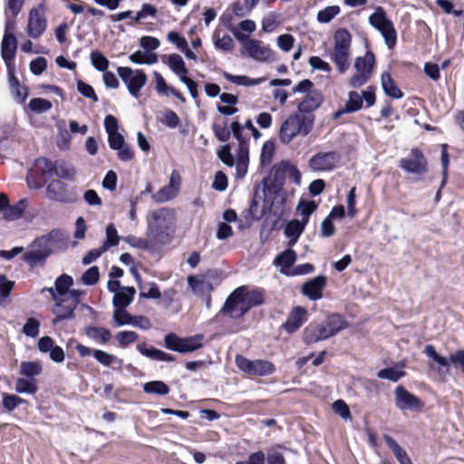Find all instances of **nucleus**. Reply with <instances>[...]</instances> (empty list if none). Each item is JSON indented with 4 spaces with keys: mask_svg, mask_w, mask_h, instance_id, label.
I'll return each instance as SVG.
<instances>
[{
    "mask_svg": "<svg viewBox=\"0 0 464 464\" xmlns=\"http://www.w3.org/2000/svg\"><path fill=\"white\" fill-rule=\"evenodd\" d=\"M341 160L337 151L317 152L309 160V168L314 171H331L335 169Z\"/></svg>",
    "mask_w": 464,
    "mask_h": 464,
    "instance_id": "nucleus-12",
    "label": "nucleus"
},
{
    "mask_svg": "<svg viewBox=\"0 0 464 464\" xmlns=\"http://www.w3.org/2000/svg\"><path fill=\"white\" fill-rule=\"evenodd\" d=\"M403 368L404 364L401 363L394 367L382 369L377 372V377L396 382L406 374Z\"/></svg>",
    "mask_w": 464,
    "mask_h": 464,
    "instance_id": "nucleus-32",
    "label": "nucleus"
},
{
    "mask_svg": "<svg viewBox=\"0 0 464 464\" xmlns=\"http://www.w3.org/2000/svg\"><path fill=\"white\" fill-rule=\"evenodd\" d=\"M44 182V177H42L40 174H36V169L34 167L31 168L27 171L26 183L30 189L41 188Z\"/></svg>",
    "mask_w": 464,
    "mask_h": 464,
    "instance_id": "nucleus-52",
    "label": "nucleus"
},
{
    "mask_svg": "<svg viewBox=\"0 0 464 464\" xmlns=\"http://www.w3.org/2000/svg\"><path fill=\"white\" fill-rule=\"evenodd\" d=\"M399 167L405 172L414 175H423L428 172V161L423 152L413 148L407 158H403L399 162Z\"/></svg>",
    "mask_w": 464,
    "mask_h": 464,
    "instance_id": "nucleus-11",
    "label": "nucleus"
},
{
    "mask_svg": "<svg viewBox=\"0 0 464 464\" xmlns=\"http://www.w3.org/2000/svg\"><path fill=\"white\" fill-rule=\"evenodd\" d=\"M326 276H317L303 285L302 293L312 301L320 300L323 297V289L326 285Z\"/></svg>",
    "mask_w": 464,
    "mask_h": 464,
    "instance_id": "nucleus-18",
    "label": "nucleus"
},
{
    "mask_svg": "<svg viewBox=\"0 0 464 464\" xmlns=\"http://www.w3.org/2000/svg\"><path fill=\"white\" fill-rule=\"evenodd\" d=\"M122 240L129 244L130 246L138 249L150 250L158 246L153 238H150L149 237H147V238H141L132 235H129L127 237H124Z\"/></svg>",
    "mask_w": 464,
    "mask_h": 464,
    "instance_id": "nucleus-33",
    "label": "nucleus"
},
{
    "mask_svg": "<svg viewBox=\"0 0 464 464\" xmlns=\"http://www.w3.org/2000/svg\"><path fill=\"white\" fill-rule=\"evenodd\" d=\"M52 102L43 98H34L28 103V108L35 113H44L52 108Z\"/></svg>",
    "mask_w": 464,
    "mask_h": 464,
    "instance_id": "nucleus-55",
    "label": "nucleus"
},
{
    "mask_svg": "<svg viewBox=\"0 0 464 464\" xmlns=\"http://www.w3.org/2000/svg\"><path fill=\"white\" fill-rule=\"evenodd\" d=\"M333 411L342 417L343 420H347L352 418L351 411L346 404V402L343 400H337L332 404Z\"/></svg>",
    "mask_w": 464,
    "mask_h": 464,
    "instance_id": "nucleus-63",
    "label": "nucleus"
},
{
    "mask_svg": "<svg viewBox=\"0 0 464 464\" xmlns=\"http://www.w3.org/2000/svg\"><path fill=\"white\" fill-rule=\"evenodd\" d=\"M249 161V151L246 150L244 148H241V151H237V178L242 179L246 176L247 172Z\"/></svg>",
    "mask_w": 464,
    "mask_h": 464,
    "instance_id": "nucleus-37",
    "label": "nucleus"
},
{
    "mask_svg": "<svg viewBox=\"0 0 464 464\" xmlns=\"http://www.w3.org/2000/svg\"><path fill=\"white\" fill-rule=\"evenodd\" d=\"M135 293L133 286H123L112 298L114 309L126 308L132 302Z\"/></svg>",
    "mask_w": 464,
    "mask_h": 464,
    "instance_id": "nucleus-24",
    "label": "nucleus"
},
{
    "mask_svg": "<svg viewBox=\"0 0 464 464\" xmlns=\"http://www.w3.org/2000/svg\"><path fill=\"white\" fill-rule=\"evenodd\" d=\"M84 334L94 342L105 344L111 339V333L104 327L87 325L84 327Z\"/></svg>",
    "mask_w": 464,
    "mask_h": 464,
    "instance_id": "nucleus-25",
    "label": "nucleus"
},
{
    "mask_svg": "<svg viewBox=\"0 0 464 464\" xmlns=\"http://www.w3.org/2000/svg\"><path fill=\"white\" fill-rule=\"evenodd\" d=\"M136 349L143 356L154 361L173 362L175 360V357L172 354L167 353L154 347L147 348L145 343L137 344Z\"/></svg>",
    "mask_w": 464,
    "mask_h": 464,
    "instance_id": "nucleus-22",
    "label": "nucleus"
},
{
    "mask_svg": "<svg viewBox=\"0 0 464 464\" xmlns=\"http://www.w3.org/2000/svg\"><path fill=\"white\" fill-rule=\"evenodd\" d=\"M15 392L17 393H36L38 388L34 379L18 378L15 382Z\"/></svg>",
    "mask_w": 464,
    "mask_h": 464,
    "instance_id": "nucleus-43",
    "label": "nucleus"
},
{
    "mask_svg": "<svg viewBox=\"0 0 464 464\" xmlns=\"http://www.w3.org/2000/svg\"><path fill=\"white\" fill-rule=\"evenodd\" d=\"M92 66L100 72H106L109 67V60L99 51H92L90 55Z\"/></svg>",
    "mask_w": 464,
    "mask_h": 464,
    "instance_id": "nucleus-53",
    "label": "nucleus"
},
{
    "mask_svg": "<svg viewBox=\"0 0 464 464\" xmlns=\"http://www.w3.org/2000/svg\"><path fill=\"white\" fill-rule=\"evenodd\" d=\"M306 320L307 311L302 306H296L289 314L283 327L287 333L293 334L297 331Z\"/></svg>",
    "mask_w": 464,
    "mask_h": 464,
    "instance_id": "nucleus-20",
    "label": "nucleus"
},
{
    "mask_svg": "<svg viewBox=\"0 0 464 464\" xmlns=\"http://www.w3.org/2000/svg\"><path fill=\"white\" fill-rule=\"evenodd\" d=\"M212 130L216 138L220 141H227L231 136V130L227 128V122L225 121L223 123L214 122Z\"/></svg>",
    "mask_w": 464,
    "mask_h": 464,
    "instance_id": "nucleus-57",
    "label": "nucleus"
},
{
    "mask_svg": "<svg viewBox=\"0 0 464 464\" xmlns=\"http://www.w3.org/2000/svg\"><path fill=\"white\" fill-rule=\"evenodd\" d=\"M236 364L237 368L249 375L267 376L275 372V365L266 360H250L243 355L236 356Z\"/></svg>",
    "mask_w": 464,
    "mask_h": 464,
    "instance_id": "nucleus-8",
    "label": "nucleus"
},
{
    "mask_svg": "<svg viewBox=\"0 0 464 464\" xmlns=\"http://www.w3.org/2000/svg\"><path fill=\"white\" fill-rule=\"evenodd\" d=\"M117 72L127 86L130 94L139 98L140 90L147 82L146 73L142 70H133L127 66L118 67Z\"/></svg>",
    "mask_w": 464,
    "mask_h": 464,
    "instance_id": "nucleus-9",
    "label": "nucleus"
},
{
    "mask_svg": "<svg viewBox=\"0 0 464 464\" xmlns=\"http://www.w3.org/2000/svg\"><path fill=\"white\" fill-rule=\"evenodd\" d=\"M264 302L263 294L259 290L248 291L247 286L236 288L227 298L221 313L230 314L232 318H240L252 307Z\"/></svg>",
    "mask_w": 464,
    "mask_h": 464,
    "instance_id": "nucleus-1",
    "label": "nucleus"
},
{
    "mask_svg": "<svg viewBox=\"0 0 464 464\" xmlns=\"http://www.w3.org/2000/svg\"><path fill=\"white\" fill-rule=\"evenodd\" d=\"M275 152V146L271 141H266L262 147L260 163L262 166H268L272 162Z\"/></svg>",
    "mask_w": 464,
    "mask_h": 464,
    "instance_id": "nucleus-61",
    "label": "nucleus"
},
{
    "mask_svg": "<svg viewBox=\"0 0 464 464\" xmlns=\"http://www.w3.org/2000/svg\"><path fill=\"white\" fill-rule=\"evenodd\" d=\"M54 175L60 179L72 180L75 176V170L67 167L63 162L56 161Z\"/></svg>",
    "mask_w": 464,
    "mask_h": 464,
    "instance_id": "nucleus-60",
    "label": "nucleus"
},
{
    "mask_svg": "<svg viewBox=\"0 0 464 464\" xmlns=\"http://www.w3.org/2000/svg\"><path fill=\"white\" fill-rule=\"evenodd\" d=\"M340 13L338 5L327 6L317 14V20L322 24L331 22Z\"/></svg>",
    "mask_w": 464,
    "mask_h": 464,
    "instance_id": "nucleus-56",
    "label": "nucleus"
},
{
    "mask_svg": "<svg viewBox=\"0 0 464 464\" xmlns=\"http://www.w3.org/2000/svg\"><path fill=\"white\" fill-rule=\"evenodd\" d=\"M178 195L179 193L175 189L166 185L152 194L151 198L155 203H165L175 198Z\"/></svg>",
    "mask_w": 464,
    "mask_h": 464,
    "instance_id": "nucleus-45",
    "label": "nucleus"
},
{
    "mask_svg": "<svg viewBox=\"0 0 464 464\" xmlns=\"http://www.w3.org/2000/svg\"><path fill=\"white\" fill-rule=\"evenodd\" d=\"M72 285V277L69 275L63 274L55 279V293L59 294L61 297H64Z\"/></svg>",
    "mask_w": 464,
    "mask_h": 464,
    "instance_id": "nucleus-41",
    "label": "nucleus"
},
{
    "mask_svg": "<svg viewBox=\"0 0 464 464\" xmlns=\"http://www.w3.org/2000/svg\"><path fill=\"white\" fill-rule=\"evenodd\" d=\"M375 65V56L372 51H367L364 56H359L355 59L354 68L356 72L367 73L372 76Z\"/></svg>",
    "mask_w": 464,
    "mask_h": 464,
    "instance_id": "nucleus-26",
    "label": "nucleus"
},
{
    "mask_svg": "<svg viewBox=\"0 0 464 464\" xmlns=\"http://www.w3.org/2000/svg\"><path fill=\"white\" fill-rule=\"evenodd\" d=\"M281 186L282 184H272L268 187V191L274 194L272 206L276 207V205H279L281 207L280 212H283V207L286 202V192L282 188Z\"/></svg>",
    "mask_w": 464,
    "mask_h": 464,
    "instance_id": "nucleus-46",
    "label": "nucleus"
},
{
    "mask_svg": "<svg viewBox=\"0 0 464 464\" xmlns=\"http://www.w3.org/2000/svg\"><path fill=\"white\" fill-rule=\"evenodd\" d=\"M132 315L125 308H117L113 312V324L116 327L130 325Z\"/></svg>",
    "mask_w": 464,
    "mask_h": 464,
    "instance_id": "nucleus-54",
    "label": "nucleus"
},
{
    "mask_svg": "<svg viewBox=\"0 0 464 464\" xmlns=\"http://www.w3.org/2000/svg\"><path fill=\"white\" fill-rule=\"evenodd\" d=\"M37 347L41 353H49L50 358L57 363L63 362L65 359L63 348L56 345L53 339L50 336L40 338Z\"/></svg>",
    "mask_w": 464,
    "mask_h": 464,
    "instance_id": "nucleus-19",
    "label": "nucleus"
},
{
    "mask_svg": "<svg viewBox=\"0 0 464 464\" xmlns=\"http://www.w3.org/2000/svg\"><path fill=\"white\" fill-rule=\"evenodd\" d=\"M188 284L193 293L198 295H210L213 291L211 282L206 278L198 279L196 276H189L188 277Z\"/></svg>",
    "mask_w": 464,
    "mask_h": 464,
    "instance_id": "nucleus-27",
    "label": "nucleus"
},
{
    "mask_svg": "<svg viewBox=\"0 0 464 464\" xmlns=\"http://www.w3.org/2000/svg\"><path fill=\"white\" fill-rule=\"evenodd\" d=\"M242 44V55L248 56L259 63L273 62L276 60L275 53L268 46L264 45L259 40L246 39L243 41Z\"/></svg>",
    "mask_w": 464,
    "mask_h": 464,
    "instance_id": "nucleus-10",
    "label": "nucleus"
},
{
    "mask_svg": "<svg viewBox=\"0 0 464 464\" xmlns=\"http://www.w3.org/2000/svg\"><path fill=\"white\" fill-rule=\"evenodd\" d=\"M17 48V41L13 33H5L1 44V55L4 61L8 63L13 61Z\"/></svg>",
    "mask_w": 464,
    "mask_h": 464,
    "instance_id": "nucleus-21",
    "label": "nucleus"
},
{
    "mask_svg": "<svg viewBox=\"0 0 464 464\" xmlns=\"http://www.w3.org/2000/svg\"><path fill=\"white\" fill-rule=\"evenodd\" d=\"M100 272L98 266L88 268L82 276V282L85 285H93L99 281Z\"/></svg>",
    "mask_w": 464,
    "mask_h": 464,
    "instance_id": "nucleus-62",
    "label": "nucleus"
},
{
    "mask_svg": "<svg viewBox=\"0 0 464 464\" xmlns=\"http://www.w3.org/2000/svg\"><path fill=\"white\" fill-rule=\"evenodd\" d=\"M75 348L81 357H87L92 354L98 362L106 367H110L114 363L121 365L122 362V360L102 350L91 349L81 343H78Z\"/></svg>",
    "mask_w": 464,
    "mask_h": 464,
    "instance_id": "nucleus-15",
    "label": "nucleus"
},
{
    "mask_svg": "<svg viewBox=\"0 0 464 464\" xmlns=\"http://www.w3.org/2000/svg\"><path fill=\"white\" fill-rule=\"evenodd\" d=\"M27 208V199L22 198L14 205H8L3 216L7 220H17L24 214Z\"/></svg>",
    "mask_w": 464,
    "mask_h": 464,
    "instance_id": "nucleus-34",
    "label": "nucleus"
},
{
    "mask_svg": "<svg viewBox=\"0 0 464 464\" xmlns=\"http://www.w3.org/2000/svg\"><path fill=\"white\" fill-rule=\"evenodd\" d=\"M243 129L244 126H242L238 121H235L231 123V132L233 133V136L236 138V140L238 142L237 150L241 151V148L245 149L246 150L249 151L248 147V138L245 137L243 135Z\"/></svg>",
    "mask_w": 464,
    "mask_h": 464,
    "instance_id": "nucleus-40",
    "label": "nucleus"
},
{
    "mask_svg": "<svg viewBox=\"0 0 464 464\" xmlns=\"http://www.w3.org/2000/svg\"><path fill=\"white\" fill-rule=\"evenodd\" d=\"M349 326L344 318L338 314H331L323 322H312L304 331V341L307 344L326 340Z\"/></svg>",
    "mask_w": 464,
    "mask_h": 464,
    "instance_id": "nucleus-3",
    "label": "nucleus"
},
{
    "mask_svg": "<svg viewBox=\"0 0 464 464\" xmlns=\"http://www.w3.org/2000/svg\"><path fill=\"white\" fill-rule=\"evenodd\" d=\"M47 22L43 12L38 8H33L29 13L27 34L30 37L37 39L46 30Z\"/></svg>",
    "mask_w": 464,
    "mask_h": 464,
    "instance_id": "nucleus-16",
    "label": "nucleus"
},
{
    "mask_svg": "<svg viewBox=\"0 0 464 464\" xmlns=\"http://www.w3.org/2000/svg\"><path fill=\"white\" fill-rule=\"evenodd\" d=\"M266 460L268 464H285L284 454L280 451V447L269 449Z\"/></svg>",
    "mask_w": 464,
    "mask_h": 464,
    "instance_id": "nucleus-64",
    "label": "nucleus"
},
{
    "mask_svg": "<svg viewBox=\"0 0 464 464\" xmlns=\"http://www.w3.org/2000/svg\"><path fill=\"white\" fill-rule=\"evenodd\" d=\"M323 102V95L319 91L309 92V94L298 104L297 109L302 113H309L316 110Z\"/></svg>",
    "mask_w": 464,
    "mask_h": 464,
    "instance_id": "nucleus-23",
    "label": "nucleus"
},
{
    "mask_svg": "<svg viewBox=\"0 0 464 464\" xmlns=\"http://www.w3.org/2000/svg\"><path fill=\"white\" fill-rule=\"evenodd\" d=\"M214 44L217 49H220L224 52H229L234 47V41L228 34H225L222 37L219 36V32L216 30L213 34Z\"/></svg>",
    "mask_w": 464,
    "mask_h": 464,
    "instance_id": "nucleus-48",
    "label": "nucleus"
},
{
    "mask_svg": "<svg viewBox=\"0 0 464 464\" xmlns=\"http://www.w3.org/2000/svg\"><path fill=\"white\" fill-rule=\"evenodd\" d=\"M202 334L181 338L174 333H169L164 337V346L170 351L180 353L194 352L202 346Z\"/></svg>",
    "mask_w": 464,
    "mask_h": 464,
    "instance_id": "nucleus-7",
    "label": "nucleus"
},
{
    "mask_svg": "<svg viewBox=\"0 0 464 464\" xmlns=\"http://www.w3.org/2000/svg\"><path fill=\"white\" fill-rule=\"evenodd\" d=\"M394 393L396 407L401 411H420L424 407V403L417 396L401 385L396 387Z\"/></svg>",
    "mask_w": 464,
    "mask_h": 464,
    "instance_id": "nucleus-13",
    "label": "nucleus"
},
{
    "mask_svg": "<svg viewBox=\"0 0 464 464\" xmlns=\"http://www.w3.org/2000/svg\"><path fill=\"white\" fill-rule=\"evenodd\" d=\"M25 402V400L9 393H3V407L8 411H13L14 409H16L19 405Z\"/></svg>",
    "mask_w": 464,
    "mask_h": 464,
    "instance_id": "nucleus-58",
    "label": "nucleus"
},
{
    "mask_svg": "<svg viewBox=\"0 0 464 464\" xmlns=\"http://www.w3.org/2000/svg\"><path fill=\"white\" fill-rule=\"evenodd\" d=\"M296 253L293 249H286L280 253L274 260V265L283 269L291 267L296 261Z\"/></svg>",
    "mask_w": 464,
    "mask_h": 464,
    "instance_id": "nucleus-35",
    "label": "nucleus"
},
{
    "mask_svg": "<svg viewBox=\"0 0 464 464\" xmlns=\"http://www.w3.org/2000/svg\"><path fill=\"white\" fill-rule=\"evenodd\" d=\"M383 440L400 464H413L407 452L397 443V441L392 437L388 434H384Z\"/></svg>",
    "mask_w": 464,
    "mask_h": 464,
    "instance_id": "nucleus-28",
    "label": "nucleus"
},
{
    "mask_svg": "<svg viewBox=\"0 0 464 464\" xmlns=\"http://www.w3.org/2000/svg\"><path fill=\"white\" fill-rule=\"evenodd\" d=\"M349 50L334 49L331 59L335 63L340 73H343L349 68Z\"/></svg>",
    "mask_w": 464,
    "mask_h": 464,
    "instance_id": "nucleus-31",
    "label": "nucleus"
},
{
    "mask_svg": "<svg viewBox=\"0 0 464 464\" xmlns=\"http://www.w3.org/2000/svg\"><path fill=\"white\" fill-rule=\"evenodd\" d=\"M47 197L51 200L62 203H73L76 201L74 193L66 189V184L58 179H53L46 186Z\"/></svg>",
    "mask_w": 464,
    "mask_h": 464,
    "instance_id": "nucleus-14",
    "label": "nucleus"
},
{
    "mask_svg": "<svg viewBox=\"0 0 464 464\" xmlns=\"http://www.w3.org/2000/svg\"><path fill=\"white\" fill-rule=\"evenodd\" d=\"M56 161L53 162L47 158L40 157L34 160V167L36 169V174L42 177L45 175H53Z\"/></svg>",
    "mask_w": 464,
    "mask_h": 464,
    "instance_id": "nucleus-36",
    "label": "nucleus"
},
{
    "mask_svg": "<svg viewBox=\"0 0 464 464\" xmlns=\"http://www.w3.org/2000/svg\"><path fill=\"white\" fill-rule=\"evenodd\" d=\"M120 237L113 224H109L106 227V240L102 245V250H108L111 246L119 244Z\"/></svg>",
    "mask_w": 464,
    "mask_h": 464,
    "instance_id": "nucleus-51",
    "label": "nucleus"
},
{
    "mask_svg": "<svg viewBox=\"0 0 464 464\" xmlns=\"http://www.w3.org/2000/svg\"><path fill=\"white\" fill-rule=\"evenodd\" d=\"M143 391L149 394L167 395L169 392V388L161 381H151L144 383Z\"/></svg>",
    "mask_w": 464,
    "mask_h": 464,
    "instance_id": "nucleus-44",
    "label": "nucleus"
},
{
    "mask_svg": "<svg viewBox=\"0 0 464 464\" xmlns=\"http://www.w3.org/2000/svg\"><path fill=\"white\" fill-rule=\"evenodd\" d=\"M222 75L225 79H227L230 82H233L237 85H241V86H255V85H258L266 81L265 77L253 79V78H249L248 76H246V75H233L227 72H223Z\"/></svg>",
    "mask_w": 464,
    "mask_h": 464,
    "instance_id": "nucleus-30",
    "label": "nucleus"
},
{
    "mask_svg": "<svg viewBox=\"0 0 464 464\" xmlns=\"http://www.w3.org/2000/svg\"><path fill=\"white\" fill-rule=\"evenodd\" d=\"M175 221V211L172 208H160L154 210L148 221L147 237L153 238L158 246L169 244Z\"/></svg>",
    "mask_w": 464,
    "mask_h": 464,
    "instance_id": "nucleus-2",
    "label": "nucleus"
},
{
    "mask_svg": "<svg viewBox=\"0 0 464 464\" xmlns=\"http://www.w3.org/2000/svg\"><path fill=\"white\" fill-rule=\"evenodd\" d=\"M305 223L302 220L292 219L285 227L284 233L287 237H294V240H298L305 227Z\"/></svg>",
    "mask_w": 464,
    "mask_h": 464,
    "instance_id": "nucleus-38",
    "label": "nucleus"
},
{
    "mask_svg": "<svg viewBox=\"0 0 464 464\" xmlns=\"http://www.w3.org/2000/svg\"><path fill=\"white\" fill-rule=\"evenodd\" d=\"M61 235L60 231L52 230L48 234L35 238L24 253L23 260L31 269L44 266L53 252V242Z\"/></svg>",
    "mask_w": 464,
    "mask_h": 464,
    "instance_id": "nucleus-4",
    "label": "nucleus"
},
{
    "mask_svg": "<svg viewBox=\"0 0 464 464\" xmlns=\"http://www.w3.org/2000/svg\"><path fill=\"white\" fill-rule=\"evenodd\" d=\"M169 66L171 71L179 75H186L188 72V69L185 65V63L182 57L179 54L172 53L168 56Z\"/></svg>",
    "mask_w": 464,
    "mask_h": 464,
    "instance_id": "nucleus-39",
    "label": "nucleus"
},
{
    "mask_svg": "<svg viewBox=\"0 0 464 464\" xmlns=\"http://www.w3.org/2000/svg\"><path fill=\"white\" fill-rule=\"evenodd\" d=\"M314 123V116L301 115L298 113L290 114L281 124L279 139L283 144L290 143L296 136H307Z\"/></svg>",
    "mask_w": 464,
    "mask_h": 464,
    "instance_id": "nucleus-5",
    "label": "nucleus"
},
{
    "mask_svg": "<svg viewBox=\"0 0 464 464\" xmlns=\"http://www.w3.org/2000/svg\"><path fill=\"white\" fill-rule=\"evenodd\" d=\"M42 372V366L37 362H22L20 364V373L26 377L34 378Z\"/></svg>",
    "mask_w": 464,
    "mask_h": 464,
    "instance_id": "nucleus-50",
    "label": "nucleus"
},
{
    "mask_svg": "<svg viewBox=\"0 0 464 464\" xmlns=\"http://www.w3.org/2000/svg\"><path fill=\"white\" fill-rule=\"evenodd\" d=\"M139 338V334L134 331H121L116 334L115 339L121 348H126L130 344L135 343Z\"/></svg>",
    "mask_w": 464,
    "mask_h": 464,
    "instance_id": "nucleus-49",
    "label": "nucleus"
},
{
    "mask_svg": "<svg viewBox=\"0 0 464 464\" xmlns=\"http://www.w3.org/2000/svg\"><path fill=\"white\" fill-rule=\"evenodd\" d=\"M348 101L344 105V111L349 113L356 112L362 108V97L356 92H350L348 93Z\"/></svg>",
    "mask_w": 464,
    "mask_h": 464,
    "instance_id": "nucleus-47",
    "label": "nucleus"
},
{
    "mask_svg": "<svg viewBox=\"0 0 464 464\" xmlns=\"http://www.w3.org/2000/svg\"><path fill=\"white\" fill-rule=\"evenodd\" d=\"M369 24L382 34L387 47L390 50L393 49L397 42V33L383 7L377 6L375 8V11L369 16Z\"/></svg>",
    "mask_w": 464,
    "mask_h": 464,
    "instance_id": "nucleus-6",
    "label": "nucleus"
},
{
    "mask_svg": "<svg viewBox=\"0 0 464 464\" xmlns=\"http://www.w3.org/2000/svg\"><path fill=\"white\" fill-rule=\"evenodd\" d=\"M76 307L69 302V299L65 297H60L57 301H54V304L52 308L53 314L55 317L53 319V324L63 320L73 319L75 316L74 311Z\"/></svg>",
    "mask_w": 464,
    "mask_h": 464,
    "instance_id": "nucleus-17",
    "label": "nucleus"
},
{
    "mask_svg": "<svg viewBox=\"0 0 464 464\" xmlns=\"http://www.w3.org/2000/svg\"><path fill=\"white\" fill-rule=\"evenodd\" d=\"M424 353L440 366L449 368V360L446 357L440 355L433 345L428 344L424 347Z\"/></svg>",
    "mask_w": 464,
    "mask_h": 464,
    "instance_id": "nucleus-59",
    "label": "nucleus"
},
{
    "mask_svg": "<svg viewBox=\"0 0 464 464\" xmlns=\"http://www.w3.org/2000/svg\"><path fill=\"white\" fill-rule=\"evenodd\" d=\"M352 36L345 29H338L334 34V49L350 50Z\"/></svg>",
    "mask_w": 464,
    "mask_h": 464,
    "instance_id": "nucleus-42",
    "label": "nucleus"
},
{
    "mask_svg": "<svg viewBox=\"0 0 464 464\" xmlns=\"http://www.w3.org/2000/svg\"><path fill=\"white\" fill-rule=\"evenodd\" d=\"M381 83L386 95L393 99H401L403 96L402 92L395 84L389 72H382L381 75Z\"/></svg>",
    "mask_w": 464,
    "mask_h": 464,
    "instance_id": "nucleus-29",
    "label": "nucleus"
}]
</instances>
